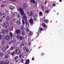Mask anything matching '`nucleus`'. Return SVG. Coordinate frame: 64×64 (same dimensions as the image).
I'll return each mask as SVG.
<instances>
[{
    "label": "nucleus",
    "instance_id": "nucleus-2",
    "mask_svg": "<svg viewBox=\"0 0 64 64\" xmlns=\"http://www.w3.org/2000/svg\"><path fill=\"white\" fill-rule=\"evenodd\" d=\"M18 10L19 11H20V13L22 16L24 15V12L23 10L22 9V8H20L18 9Z\"/></svg>",
    "mask_w": 64,
    "mask_h": 64
},
{
    "label": "nucleus",
    "instance_id": "nucleus-39",
    "mask_svg": "<svg viewBox=\"0 0 64 64\" xmlns=\"http://www.w3.org/2000/svg\"><path fill=\"white\" fill-rule=\"evenodd\" d=\"M41 8H42V9H44V6H43V5H41Z\"/></svg>",
    "mask_w": 64,
    "mask_h": 64
},
{
    "label": "nucleus",
    "instance_id": "nucleus-9",
    "mask_svg": "<svg viewBox=\"0 0 64 64\" xmlns=\"http://www.w3.org/2000/svg\"><path fill=\"white\" fill-rule=\"evenodd\" d=\"M23 19L24 20H25L26 19H27V17L26 16V15H24L23 16Z\"/></svg>",
    "mask_w": 64,
    "mask_h": 64
},
{
    "label": "nucleus",
    "instance_id": "nucleus-24",
    "mask_svg": "<svg viewBox=\"0 0 64 64\" xmlns=\"http://www.w3.org/2000/svg\"><path fill=\"white\" fill-rule=\"evenodd\" d=\"M9 34L10 37H12V36H13V34H12V32H10L9 33Z\"/></svg>",
    "mask_w": 64,
    "mask_h": 64
},
{
    "label": "nucleus",
    "instance_id": "nucleus-33",
    "mask_svg": "<svg viewBox=\"0 0 64 64\" xmlns=\"http://www.w3.org/2000/svg\"><path fill=\"white\" fill-rule=\"evenodd\" d=\"M9 62L8 60H7L6 63L5 62V64H9Z\"/></svg>",
    "mask_w": 64,
    "mask_h": 64
},
{
    "label": "nucleus",
    "instance_id": "nucleus-5",
    "mask_svg": "<svg viewBox=\"0 0 64 64\" xmlns=\"http://www.w3.org/2000/svg\"><path fill=\"white\" fill-rule=\"evenodd\" d=\"M3 30L4 31L3 32H0V39H1L3 35V33H4V32H5L4 30Z\"/></svg>",
    "mask_w": 64,
    "mask_h": 64
},
{
    "label": "nucleus",
    "instance_id": "nucleus-51",
    "mask_svg": "<svg viewBox=\"0 0 64 64\" xmlns=\"http://www.w3.org/2000/svg\"><path fill=\"white\" fill-rule=\"evenodd\" d=\"M28 22H26V25L27 26L28 25Z\"/></svg>",
    "mask_w": 64,
    "mask_h": 64
},
{
    "label": "nucleus",
    "instance_id": "nucleus-41",
    "mask_svg": "<svg viewBox=\"0 0 64 64\" xmlns=\"http://www.w3.org/2000/svg\"><path fill=\"white\" fill-rule=\"evenodd\" d=\"M10 1H13V2H15L17 1V0H10Z\"/></svg>",
    "mask_w": 64,
    "mask_h": 64
},
{
    "label": "nucleus",
    "instance_id": "nucleus-37",
    "mask_svg": "<svg viewBox=\"0 0 64 64\" xmlns=\"http://www.w3.org/2000/svg\"><path fill=\"white\" fill-rule=\"evenodd\" d=\"M8 29H6L5 30V32H6V33H7V32H8Z\"/></svg>",
    "mask_w": 64,
    "mask_h": 64
},
{
    "label": "nucleus",
    "instance_id": "nucleus-17",
    "mask_svg": "<svg viewBox=\"0 0 64 64\" xmlns=\"http://www.w3.org/2000/svg\"><path fill=\"white\" fill-rule=\"evenodd\" d=\"M49 20H48V19H46L44 20V22L45 23H48Z\"/></svg>",
    "mask_w": 64,
    "mask_h": 64
},
{
    "label": "nucleus",
    "instance_id": "nucleus-36",
    "mask_svg": "<svg viewBox=\"0 0 64 64\" xmlns=\"http://www.w3.org/2000/svg\"><path fill=\"white\" fill-rule=\"evenodd\" d=\"M39 14L40 16H42V15H43V13L41 12H40Z\"/></svg>",
    "mask_w": 64,
    "mask_h": 64
},
{
    "label": "nucleus",
    "instance_id": "nucleus-20",
    "mask_svg": "<svg viewBox=\"0 0 64 64\" xmlns=\"http://www.w3.org/2000/svg\"><path fill=\"white\" fill-rule=\"evenodd\" d=\"M10 31H13V27L12 26H10Z\"/></svg>",
    "mask_w": 64,
    "mask_h": 64
},
{
    "label": "nucleus",
    "instance_id": "nucleus-45",
    "mask_svg": "<svg viewBox=\"0 0 64 64\" xmlns=\"http://www.w3.org/2000/svg\"><path fill=\"white\" fill-rule=\"evenodd\" d=\"M26 52H28L29 51V50L28 49H27L26 50Z\"/></svg>",
    "mask_w": 64,
    "mask_h": 64
},
{
    "label": "nucleus",
    "instance_id": "nucleus-56",
    "mask_svg": "<svg viewBox=\"0 0 64 64\" xmlns=\"http://www.w3.org/2000/svg\"><path fill=\"white\" fill-rule=\"evenodd\" d=\"M12 16H15V14H12Z\"/></svg>",
    "mask_w": 64,
    "mask_h": 64
},
{
    "label": "nucleus",
    "instance_id": "nucleus-61",
    "mask_svg": "<svg viewBox=\"0 0 64 64\" xmlns=\"http://www.w3.org/2000/svg\"><path fill=\"white\" fill-rule=\"evenodd\" d=\"M59 1H60V2H62V0H60Z\"/></svg>",
    "mask_w": 64,
    "mask_h": 64
},
{
    "label": "nucleus",
    "instance_id": "nucleus-12",
    "mask_svg": "<svg viewBox=\"0 0 64 64\" xmlns=\"http://www.w3.org/2000/svg\"><path fill=\"white\" fill-rule=\"evenodd\" d=\"M25 34V32L24 30H22V35H24Z\"/></svg>",
    "mask_w": 64,
    "mask_h": 64
},
{
    "label": "nucleus",
    "instance_id": "nucleus-26",
    "mask_svg": "<svg viewBox=\"0 0 64 64\" xmlns=\"http://www.w3.org/2000/svg\"><path fill=\"white\" fill-rule=\"evenodd\" d=\"M11 52L10 51V50H8L7 53L8 54H11Z\"/></svg>",
    "mask_w": 64,
    "mask_h": 64
},
{
    "label": "nucleus",
    "instance_id": "nucleus-62",
    "mask_svg": "<svg viewBox=\"0 0 64 64\" xmlns=\"http://www.w3.org/2000/svg\"><path fill=\"white\" fill-rule=\"evenodd\" d=\"M35 16H37V14H36L35 15Z\"/></svg>",
    "mask_w": 64,
    "mask_h": 64
},
{
    "label": "nucleus",
    "instance_id": "nucleus-16",
    "mask_svg": "<svg viewBox=\"0 0 64 64\" xmlns=\"http://www.w3.org/2000/svg\"><path fill=\"white\" fill-rule=\"evenodd\" d=\"M10 9L11 10H13L14 9V7L13 6H11L10 7Z\"/></svg>",
    "mask_w": 64,
    "mask_h": 64
},
{
    "label": "nucleus",
    "instance_id": "nucleus-11",
    "mask_svg": "<svg viewBox=\"0 0 64 64\" xmlns=\"http://www.w3.org/2000/svg\"><path fill=\"white\" fill-rule=\"evenodd\" d=\"M6 40H9L10 39V36L8 35H7L6 37Z\"/></svg>",
    "mask_w": 64,
    "mask_h": 64
},
{
    "label": "nucleus",
    "instance_id": "nucleus-8",
    "mask_svg": "<svg viewBox=\"0 0 64 64\" xmlns=\"http://www.w3.org/2000/svg\"><path fill=\"white\" fill-rule=\"evenodd\" d=\"M33 19L32 18H30V23L31 24V25L32 26V25L33 23Z\"/></svg>",
    "mask_w": 64,
    "mask_h": 64
},
{
    "label": "nucleus",
    "instance_id": "nucleus-40",
    "mask_svg": "<svg viewBox=\"0 0 64 64\" xmlns=\"http://www.w3.org/2000/svg\"><path fill=\"white\" fill-rule=\"evenodd\" d=\"M20 61L22 63H23V62H24V60L22 59H21Z\"/></svg>",
    "mask_w": 64,
    "mask_h": 64
},
{
    "label": "nucleus",
    "instance_id": "nucleus-31",
    "mask_svg": "<svg viewBox=\"0 0 64 64\" xmlns=\"http://www.w3.org/2000/svg\"><path fill=\"white\" fill-rule=\"evenodd\" d=\"M49 12V10H46L45 11V13H48Z\"/></svg>",
    "mask_w": 64,
    "mask_h": 64
},
{
    "label": "nucleus",
    "instance_id": "nucleus-25",
    "mask_svg": "<svg viewBox=\"0 0 64 64\" xmlns=\"http://www.w3.org/2000/svg\"><path fill=\"white\" fill-rule=\"evenodd\" d=\"M4 54L1 53L0 54V56L1 57H3L4 56Z\"/></svg>",
    "mask_w": 64,
    "mask_h": 64
},
{
    "label": "nucleus",
    "instance_id": "nucleus-28",
    "mask_svg": "<svg viewBox=\"0 0 64 64\" xmlns=\"http://www.w3.org/2000/svg\"><path fill=\"white\" fill-rule=\"evenodd\" d=\"M21 46H25V44L23 43V42H22L20 45Z\"/></svg>",
    "mask_w": 64,
    "mask_h": 64
},
{
    "label": "nucleus",
    "instance_id": "nucleus-1",
    "mask_svg": "<svg viewBox=\"0 0 64 64\" xmlns=\"http://www.w3.org/2000/svg\"><path fill=\"white\" fill-rule=\"evenodd\" d=\"M16 33L17 34V36H16L17 38H19L20 37V34L21 33V30L19 29L16 30Z\"/></svg>",
    "mask_w": 64,
    "mask_h": 64
},
{
    "label": "nucleus",
    "instance_id": "nucleus-47",
    "mask_svg": "<svg viewBox=\"0 0 64 64\" xmlns=\"http://www.w3.org/2000/svg\"><path fill=\"white\" fill-rule=\"evenodd\" d=\"M25 20V22L26 23L28 22V21H27V19H26V20Z\"/></svg>",
    "mask_w": 64,
    "mask_h": 64
},
{
    "label": "nucleus",
    "instance_id": "nucleus-64",
    "mask_svg": "<svg viewBox=\"0 0 64 64\" xmlns=\"http://www.w3.org/2000/svg\"><path fill=\"white\" fill-rule=\"evenodd\" d=\"M18 18H19V14H18Z\"/></svg>",
    "mask_w": 64,
    "mask_h": 64
},
{
    "label": "nucleus",
    "instance_id": "nucleus-19",
    "mask_svg": "<svg viewBox=\"0 0 64 64\" xmlns=\"http://www.w3.org/2000/svg\"><path fill=\"white\" fill-rule=\"evenodd\" d=\"M23 56V54H20V55H19V58L20 59V58H22H22H23L24 57Z\"/></svg>",
    "mask_w": 64,
    "mask_h": 64
},
{
    "label": "nucleus",
    "instance_id": "nucleus-60",
    "mask_svg": "<svg viewBox=\"0 0 64 64\" xmlns=\"http://www.w3.org/2000/svg\"><path fill=\"white\" fill-rule=\"evenodd\" d=\"M30 44H31V43H29L28 44L29 46V45H30Z\"/></svg>",
    "mask_w": 64,
    "mask_h": 64
},
{
    "label": "nucleus",
    "instance_id": "nucleus-49",
    "mask_svg": "<svg viewBox=\"0 0 64 64\" xmlns=\"http://www.w3.org/2000/svg\"><path fill=\"white\" fill-rule=\"evenodd\" d=\"M34 21H37V19L36 18H34Z\"/></svg>",
    "mask_w": 64,
    "mask_h": 64
},
{
    "label": "nucleus",
    "instance_id": "nucleus-35",
    "mask_svg": "<svg viewBox=\"0 0 64 64\" xmlns=\"http://www.w3.org/2000/svg\"><path fill=\"white\" fill-rule=\"evenodd\" d=\"M14 54H15V52H12L11 53V55L12 56H14Z\"/></svg>",
    "mask_w": 64,
    "mask_h": 64
},
{
    "label": "nucleus",
    "instance_id": "nucleus-21",
    "mask_svg": "<svg viewBox=\"0 0 64 64\" xmlns=\"http://www.w3.org/2000/svg\"><path fill=\"white\" fill-rule=\"evenodd\" d=\"M42 26L44 28H45L46 27V24L44 23H42Z\"/></svg>",
    "mask_w": 64,
    "mask_h": 64
},
{
    "label": "nucleus",
    "instance_id": "nucleus-59",
    "mask_svg": "<svg viewBox=\"0 0 64 64\" xmlns=\"http://www.w3.org/2000/svg\"><path fill=\"white\" fill-rule=\"evenodd\" d=\"M19 61L18 60H16V62H18Z\"/></svg>",
    "mask_w": 64,
    "mask_h": 64
},
{
    "label": "nucleus",
    "instance_id": "nucleus-4",
    "mask_svg": "<svg viewBox=\"0 0 64 64\" xmlns=\"http://www.w3.org/2000/svg\"><path fill=\"white\" fill-rule=\"evenodd\" d=\"M27 13L28 14V16H33V12L31 11L29 13V12H27Z\"/></svg>",
    "mask_w": 64,
    "mask_h": 64
},
{
    "label": "nucleus",
    "instance_id": "nucleus-22",
    "mask_svg": "<svg viewBox=\"0 0 64 64\" xmlns=\"http://www.w3.org/2000/svg\"><path fill=\"white\" fill-rule=\"evenodd\" d=\"M33 32H31V31H30V33H29V35L30 36H32L33 35Z\"/></svg>",
    "mask_w": 64,
    "mask_h": 64
},
{
    "label": "nucleus",
    "instance_id": "nucleus-38",
    "mask_svg": "<svg viewBox=\"0 0 64 64\" xmlns=\"http://www.w3.org/2000/svg\"><path fill=\"white\" fill-rule=\"evenodd\" d=\"M26 48L25 46H24L23 48V50L24 51H25V50H26Z\"/></svg>",
    "mask_w": 64,
    "mask_h": 64
},
{
    "label": "nucleus",
    "instance_id": "nucleus-43",
    "mask_svg": "<svg viewBox=\"0 0 64 64\" xmlns=\"http://www.w3.org/2000/svg\"><path fill=\"white\" fill-rule=\"evenodd\" d=\"M22 39H23V37L22 36H20V40H22Z\"/></svg>",
    "mask_w": 64,
    "mask_h": 64
},
{
    "label": "nucleus",
    "instance_id": "nucleus-50",
    "mask_svg": "<svg viewBox=\"0 0 64 64\" xmlns=\"http://www.w3.org/2000/svg\"><path fill=\"white\" fill-rule=\"evenodd\" d=\"M31 40V39H30V38H28V41H30V40Z\"/></svg>",
    "mask_w": 64,
    "mask_h": 64
},
{
    "label": "nucleus",
    "instance_id": "nucleus-55",
    "mask_svg": "<svg viewBox=\"0 0 64 64\" xmlns=\"http://www.w3.org/2000/svg\"><path fill=\"white\" fill-rule=\"evenodd\" d=\"M55 6V4H52V6Z\"/></svg>",
    "mask_w": 64,
    "mask_h": 64
},
{
    "label": "nucleus",
    "instance_id": "nucleus-6",
    "mask_svg": "<svg viewBox=\"0 0 64 64\" xmlns=\"http://www.w3.org/2000/svg\"><path fill=\"white\" fill-rule=\"evenodd\" d=\"M2 51L4 52H5V51L6 50V48L5 46H3L2 48Z\"/></svg>",
    "mask_w": 64,
    "mask_h": 64
},
{
    "label": "nucleus",
    "instance_id": "nucleus-32",
    "mask_svg": "<svg viewBox=\"0 0 64 64\" xmlns=\"http://www.w3.org/2000/svg\"><path fill=\"white\" fill-rule=\"evenodd\" d=\"M14 48L13 46H12L11 48L10 49V50H12L14 49Z\"/></svg>",
    "mask_w": 64,
    "mask_h": 64
},
{
    "label": "nucleus",
    "instance_id": "nucleus-54",
    "mask_svg": "<svg viewBox=\"0 0 64 64\" xmlns=\"http://www.w3.org/2000/svg\"><path fill=\"white\" fill-rule=\"evenodd\" d=\"M40 31H42V30H43V28H40Z\"/></svg>",
    "mask_w": 64,
    "mask_h": 64
},
{
    "label": "nucleus",
    "instance_id": "nucleus-46",
    "mask_svg": "<svg viewBox=\"0 0 64 64\" xmlns=\"http://www.w3.org/2000/svg\"><path fill=\"white\" fill-rule=\"evenodd\" d=\"M27 32H29V29L28 28L26 30Z\"/></svg>",
    "mask_w": 64,
    "mask_h": 64
},
{
    "label": "nucleus",
    "instance_id": "nucleus-15",
    "mask_svg": "<svg viewBox=\"0 0 64 64\" xmlns=\"http://www.w3.org/2000/svg\"><path fill=\"white\" fill-rule=\"evenodd\" d=\"M5 16H6V14H2V15H1L2 18H4V17H5Z\"/></svg>",
    "mask_w": 64,
    "mask_h": 64
},
{
    "label": "nucleus",
    "instance_id": "nucleus-44",
    "mask_svg": "<svg viewBox=\"0 0 64 64\" xmlns=\"http://www.w3.org/2000/svg\"><path fill=\"white\" fill-rule=\"evenodd\" d=\"M4 6H4V5L2 4L0 6V7H4Z\"/></svg>",
    "mask_w": 64,
    "mask_h": 64
},
{
    "label": "nucleus",
    "instance_id": "nucleus-58",
    "mask_svg": "<svg viewBox=\"0 0 64 64\" xmlns=\"http://www.w3.org/2000/svg\"><path fill=\"white\" fill-rule=\"evenodd\" d=\"M9 46H7V48H6V49H8V48H9Z\"/></svg>",
    "mask_w": 64,
    "mask_h": 64
},
{
    "label": "nucleus",
    "instance_id": "nucleus-48",
    "mask_svg": "<svg viewBox=\"0 0 64 64\" xmlns=\"http://www.w3.org/2000/svg\"><path fill=\"white\" fill-rule=\"evenodd\" d=\"M2 21H3V19L0 18V22H2Z\"/></svg>",
    "mask_w": 64,
    "mask_h": 64
},
{
    "label": "nucleus",
    "instance_id": "nucleus-53",
    "mask_svg": "<svg viewBox=\"0 0 64 64\" xmlns=\"http://www.w3.org/2000/svg\"><path fill=\"white\" fill-rule=\"evenodd\" d=\"M2 14V12L1 11H0V16Z\"/></svg>",
    "mask_w": 64,
    "mask_h": 64
},
{
    "label": "nucleus",
    "instance_id": "nucleus-29",
    "mask_svg": "<svg viewBox=\"0 0 64 64\" xmlns=\"http://www.w3.org/2000/svg\"><path fill=\"white\" fill-rule=\"evenodd\" d=\"M2 44H3V45H4V44H5V41H4V40H2Z\"/></svg>",
    "mask_w": 64,
    "mask_h": 64
},
{
    "label": "nucleus",
    "instance_id": "nucleus-18",
    "mask_svg": "<svg viewBox=\"0 0 64 64\" xmlns=\"http://www.w3.org/2000/svg\"><path fill=\"white\" fill-rule=\"evenodd\" d=\"M30 2L31 3H32L33 4H35V0H31Z\"/></svg>",
    "mask_w": 64,
    "mask_h": 64
},
{
    "label": "nucleus",
    "instance_id": "nucleus-14",
    "mask_svg": "<svg viewBox=\"0 0 64 64\" xmlns=\"http://www.w3.org/2000/svg\"><path fill=\"white\" fill-rule=\"evenodd\" d=\"M30 62V60H29L28 59L26 61L25 64H28Z\"/></svg>",
    "mask_w": 64,
    "mask_h": 64
},
{
    "label": "nucleus",
    "instance_id": "nucleus-42",
    "mask_svg": "<svg viewBox=\"0 0 64 64\" xmlns=\"http://www.w3.org/2000/svg\"><path fill=\"white\" fill-rule=\"evenodd\" d=\"M22 22L23 25L25 24V22H24V20H22Z\"/></svg>",
    "mask_w": 64,
    "mask_h": 64
},
{
    "label": "nucleus",
    "instance_id": "nucleus-23",
    "mask_svg": "<svg viewBox=\"0 0 64 64\" xmlns=\"http://www.w3.org/2000/svg\"><path fill=\"white\" fill-rule=\"evenodd\" d=\"M6 20H10V17L8 16H7L6 17Z\"/></svg>",
    "mask_w": 64,
    "mask_h": 64
},
{
    "label": "nucleus",
    "instance_id": "nucleus-13",
    "mask_svg": "<svg viewBox=\"0 0 64 64\" xmlns=\"http://www.w3.org/2000/svg\"><path fill=\"white\" fill-rule=\"evenodd\" d=\"M23 6H24V7H26V8L28 7V4L26 3L24 4H23Z\"/></svg>",
    "mask_w": 64,
    "mask_h": 64
},
{
    "label": "nucleus",
    "instance_id": "nucleus-7",
    "mask_svg": "<svg viewBox=\"0 0 64 64\" xmlns=\"http://www.w3.org/2000/svg\"><path fill=\"white\" fill-rule=\"evenodd\" d=\"M4 25L5 28H7L8 26V24L7 23H6L4 24Z\"/></svg>",
    "mask_w": 64,
    "mask_h": 64
},
{
    "label": "nucleus",
    "instance_id": "nucleus-34",
    "mask_svg": "<svg viewBox=\"0 0 64 64\" xmlns=\"http://www.w3.org/2000/svg\"><path fill=\"white\" fill-rule=\"evenodd\" d=\"M5 58H6V59H7V58H8V55H5Z\"/></svg>",
    "mask_w": 64,
    "mask_h": 64
},
{
    "label": "nucleus",
    "instance_id": "nucleus-3",
    "mask_svg": "<svg viewBox=\"0 0 64 64\" xmlns=\"http://www.w3.org/2000/svg\"><path fill=\"white\" fill-rule=\"evenodd\" d=\"M15 53L16 54H20V50L19 49H16L15 50Z\"/></svg>",
    "mask_w": 64,
    "mask_h": 64
},
{
    "label": "nucleus",
    "instance_id": "nucleus-30",
    "mask_svg": "<svg viewBox=\"0 0 64 64\" xmlns=\"http://www.w3.org/2000/svg\"><path fill=\"white\" fill-rule=\"evenodd\" d=\"M0 64H5V62L4 61H2L1 62Z\"/></svg>",
    "mask_w": 64,
    "mask_h": 64
},
{
    "label": "nucleus",
    "instance_id": "nucleus-63",
    "mask_svg": "<svg viewBox=\"0 0 64 64\" xmlns=\"http://www.w3.org/2000/svg\"><path fill=\"white\" fill-rule=\"evenodd\" d=\"M32 60H34V58H32Z\"/></svg>",
    "mask_w": 64,
    "mask_h": 64
},
{
    "label": "nucleus",
    "instance_id": "nucleus-10",
    "mask_svg": "<svg viewBox=\"0 0 64 64\" xmlns=\"http://www.w3.org/2000/svg\"><path fill=\"white\" fill-rule=\"evenodd\" d=\"M16 23L18 25H20V24H21V22H20V20H18L16 21Z\"/></svg>",
    "mask_w": 64,
    "mask_h": 64
},
{
    "label": "nucleus",
    "instance_id": "nucleus-57",
    "mask_svg": "<svg viewBox=\"0 0 64 64\" xmlns=\"http://www.w3.org/2000/svg\"><path fill=\"white\" fill-rule=\"evenodd\" d=\"M41 55L42 56H43V55H44V54L43 53H42Z\"/></svg>",
    "mask_w": 64,
    "mask_h": 64
},
{
    "label": "nucleus",
    "instance_id": "nucleus-52",
    "mask_svg": "<svg viewBox=\"0 0 64 64\" xmlns=\"http://www.w3.org/2000/svg\"><path fill=\"white\" fill-rule=\"evenodd\" d=\"M44 4H47V1L46 0L44 2Z\"/></svg>",
    "mask_w": 64,
    "mask_h": 64
},
{
    "label": "nucleus",
    "instance_id": "nucleus-27",
    "mask_svg": "<svg viewBox=\"0 0 64 64\" xmlns=\"http://www.w3.org/2000/svg\"><path fill=\"white\" fill-rule=\"evenodd\" d=\"M18 58V56H17L14 58V60H16Z\"/></svg>",
    "mask_w": 64,
    "mask_h": 64
}]
</instances>
